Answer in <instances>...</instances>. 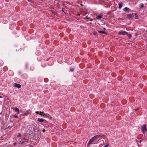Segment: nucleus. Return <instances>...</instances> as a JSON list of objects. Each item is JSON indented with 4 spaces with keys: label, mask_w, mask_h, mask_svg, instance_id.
Returning a JSON list of instances; mask_svg holds the SVG:
<instances>
[{
    "label": "nucleus",
    "mask_w": 147,
    "mask_h": 147,
    "mask_svg": "<svg viewBox=\"0 0 147 147\" xmlns=\"http://www.w3.org/2000/svg\"><path fill=\"white\" fill-rule=\"evenodd\" d=\"M127 34V32L124 31H120L119 32L118 34L121 35H125Z\"/></svg>",
    "instance_id": "1"
},
{
    "label": "nucleus",
    "mask_w": 147,
    "mask_h": 147,
    "mask_svg": "<svg viewBox=\"0 0 147 147\" xmlns=\"http://www.w3.org/2000/svg\"><path fill=\"white\" fill-rule=\"evenodd\" d=\"M146 129V125L144 124L141 127V130L144 133Z\"/></svg>",
    "instance_id": "2"
},
{
    "label": "nucleus",
    "mask_w": 147,
    "mask_h": 147,
    "mask_svg": "<svg viewBox=\"0 0 147 147\" xmlns=\"http://www.w3.org/2000/svg\"><path fill=\"white\" fill-rule=\"evenodd\" d=\"M134 16L133 13H131L128 14L127 16V18L129 19L132 18Z\"/></svg>",
    "instance_id": "3"
},
{
    "label": "nucleus",
    "mask_w": 147,
    "mask_h": 147,
    "mask_svg": "<svg viewBox=\"0 0 147 147\" xmlns=\"http://www.w3.org/2000/svg\"><path fill=\"white\" fill-rule=\"evenodd\" d=\"M124 11L126 12H129L131 11V9L127 7H125L123 9Z\"/></svg>",
    "instance_id": "4"
},
{
    "label": "nucleus",
    "mask_w": 147,
    "mask_h": 147,
    "mask_svg": "<svg viewBox=\"0 0 147 147\" xmlns=\"http://www.w3.org/2000/svg\"><path fill=\"white\" fill-rule=\"evenodd\" d=\"M13 85L14 86L18 88H20L21 87V85L20 84H18L14 83Z\"/></svg>",
    "instance_id": "5"
},
{
    "label": "nucleus",
    "mask_w": 147,
    "mask_h": 147,
    "mask_svg": "<svg viewBox=\"0 0 147 147\" xmlns=\"http://www.w3.org/2000/svg\"><path fill=\"white\" fill-rule=\"evenodd\" d=\"M94 140H94V139L93 138H92L90 140L89 142H88V145L91 144L92 143V142Z\"/></svg>",
    "instance_id": "6"
},
{
    "label": "nucleus",
    "mask_w": 147,
    "mask_h": 147,
    "mask_svg": "<svg viewBox=\"0 0 147 147\" xmlns=\"http://www.w3.org/2000/svg\"><path fill=\"white\" fill-rule=\"evenodd\" d=\"M118 4L119 5L118 8L119 9H120L123 6V3L121 2L120 3H119Z\"/></svg>",
    "instance_id": "7"
},
{
    "label": "nucleus",
    "mask_w": 147,
    "mask_h": 147,
    "mask_svg": "<svg viewBox=\"0 0 147 147\" xmlns=\"http://www.w3.org/2000/svg\"><path fill=\"white\" fill-rule=\"evenodd\" d=\"M45 120L42 119L38 118V121L41 123L43 122Z\"/></svg>",
    "instance_id": "8"
},
{
    "label": "nucleus",
    "mask_w": 147,
    "mask_h": 147,
    "mask_svg": "<svg viewBox=\"0 0 147 147\" xmlns=\"http://www.w3.org/2000/svg\"><path fill=\"white\" fill-rule=\"evenodd\" d=\"M102 16L98 15L96 17V18L98 20H99L102 18Z\"/></svg>",
    "instance_id": "9"
},
{
    "label": "nucleus",
    "mask_w": 147,
    "mask_h": 147,
    "mask_svg": "<svg viewBox=\"0 0 147 147\" xmlns=\"http://www.w3.org/2000/svg\"><path fill=\"white\" fill-rule=\"evenodd\" d=\"M15 112H17L18 113V114L20 113L19 110L18 108L16 107L15 108Z\"/></svg>",
    "instance_id": "10"
},
{
    "label": "nucleus",
    "mask_w": 147,
    "mask_h": 147,
    "mask_svg": "<svg viewBox=\"0 0 147 147\" xmlns=\"http://www.w3.org/2000/svg\"><path fill=\"white\" fill-rule=\"evenodd\" d=\"M140 9H141L144 7V5L142 3H141L139 4Z\"/></svg>",
    "instance_id": "11"
},
{
    "label": "nucleus",
    "mask_w": 147,
    "mask_h": 147,
    "mask_svg": "<svg viewBox=\"0 0 147 147\" xmlns=\"http://www.w3.org/2000/svg\"><path fill=\"white\" fill-rule=\"evenodd\" d=\"M98 32L99 33L106 34V32L103 30H99Z\"/></svg>",
    "instance_id": "12"
},
{
    "label": "nucleus",
    "mask_w": 147,
    "mask_h": 147,
    "mask_svg": "<svg viewBox=\"0 0 147 147\" xmlns=\"http://www.w3.org/2000/svg\"><path fill=\"white\" fill-rule=\"evenodd\" d=\"M127 37L129 39H130L131 37V35L130 34H127Z\"/></svg>",
    "instance_id": "13"
},
{
    "label": "nucleus",
    "mask_w": 147,
    "mask_h": 147,
    "mask_svg": "<svg viewBox=\"0 0 147 147\" xmlns=\"http://www.w3.org/2000/svg\"><path fill=\"white\" fill-rule=\"evenodd\" d=\"M8 73L10 74H11V76H12L13 74V72L11 71H8Z\"/></svg>",
    "instance_id": "14"
},
{
    "label": "nucleus",
    "mask_w": 147,
    "mask_h": 147,
    "mask_svg": "<svg viewBox=\"0 0 147 147\" xmlns=\"http://www.w3.org/2000/svg\"><path fill=\"white\" fill-rule=\"evenodd\" d=\"M94 139V140H96L97 139H98V138L97 137L96 135V136H94L93 137H92Z\"/></svg>",
    "instance_id": "15"
},
{
    "label": "nucleus",
    "mask_w": 147,
    "mask_h": 147,
    "mask_svg": "<svg viewBox=\"0 0 147 147\" xmlns=\"http://www.w3.org/2000/svg\"><path fill=\"white\" fill-rule=\"evenodd\" d=\"M39 114L41 115H42L43 114H44V112H42L41 111H40L39 113Z\"/></svg>",
    "instance_id": "16"
},
{
    "label": "nucleus",
    "mask_w": 147,
    "mask_h": 147,
    "mask_svg": "<svg viewBox=\"0 0 147 147\" xmlns=\"http://www.w3.org/2000/svg\"><path fill=\"white\" fill-rule=\"evenodd\" d=\"M102 135H96V136L98 138L100 137H102L101 136Z\"/></svg>",
    "instance_id": "17"
},
{
    "label": "nucleus",
    "mask_w": 147,
    "mask_h": 147,
    "mask_svg": "<svg viewBox=\"0 0 147 147\" xmlns=\"http://www.w3.org/2000/svg\"><path fill=\"white\" fill-rule=\"evenodd\" d=\"M21 136H22L21 134L20 133H19L18 134V135L17 136V137L18 138L19 137H21Z\"/></svg>",
    "instance_id": "18"
},
{
    "label": "nucleus",
    "mask_w": 147,
    "mask_h": 147,
    "mask_svg": "<svg viewBox=\"0 0 147 147\" xmlns=\"http://www.w3.org/2000/svg\"><path fill=\"white\" fill-rule=\"evenodd\" d=\"M135 18L136 19H138V15H137V14L136 13H135Z\"/></svg>",
    "instance_id": "19"
},
{
    "label": "nucleus",
    "mask_w": 147,
    "mask_h": 147,
    "mask_svg": "<svg viewBox=\"0 0 147 147\" xmlns=\"http://www.w3.org/2000/svg\"><path fill=\"white\" fill-rule=\"evenodd\" d=\"M85 19H90V17H88L87 16H86L85 18Z\"/></svg>",
    "instance_id": "20"
},
{
    "label": "nucleus",
    "mask_w": 147,
    "mask_h": 147,
    "mask_svg": "<svg viewBox=\"0 0 147 147\" xmlns=\"http://www.w3.org/2000/svg\"><path fill=\"white\" fill-rule=\"evenodd\" d=\"M74 70V69L73 68H71L70 69V71H73Z\"/></svg>",
    "instance_id": "21"
},
{
    "label": "nucleus",
    "mask_w": 147,
    "mask_h": 147,
    "mask_svg": "<svg viewBox=\"0 0 147 147\" xmlns=\"http://www.w3.org/2000/svg\"><path fill=\"white\" fill-rule=\"evenodd\" d=\"M31 130H33V131H34L35 130V129L34 127H31Z\"/></svg>",
    "instance_id": "22"
},
{
    "label": "nucleus",
    "mask_w": 147,
    "mask_h": 147,
    "mask_svg": "<svg viewBox=\"0 0 147 147\" xmlns=\"http://www.w3.org/2000/svg\"><path fill=\"white\" fill-rule=\"evenodd\" d=\"M109 144H107L105 145L103 147H109Z\"/></svg>",
    "instance_id": "23"
},
{
    "label": "nucleus",
    "mask_w": 147,
    "mask_h": 147,
    "mask_svg": "<svg viewBox=\"0 0 147 147\" xmlns=\"http://www.w3.org/2000/svg\"><path fill=\"white\" fill-rule=\"evenodd\" d=\"M139 108H136L135 109H134V110H135V111H137V110H139Z\"/></svg>",
    "instance_id": "24"
},
{
    "label": "nucleus",
    "mask_w": 147,
    "mask_h": 147,
    "mask_svg": "<svg viewBox=\"0 0 147 147\" xmlns=\"http://www.w3.org/2000/svg\"><path fill=\"white\" fill-rule=\"evenodd\" d=\"M14 117L15 118H18V116H17V115H14Z\"/></svg>",
    "instance_id": "25"
},
{
    "label": "nucleus",
    "mask_w": 147,
    "mask_h": 147,
    "mask_svg": "<svg viewBox=\"0 0 147 147\" xmlns=\"http://www.w3.org/2000/svg\"><path fill=\"white\" fill-rule=\"evenodd\" d=\"M28 112H27V113H25L24 115L26 116V115H28Z\"/></svg>",
    "instance_id": "26"
},
{
    "label": "nucleus",
    "mask_w": 147,
    "mask_h": 147,
    "mask_svg": "<svg viewBox=\"0 0 147 147\" xmlns=\"http://www.w3.org/2000/svg\"><path fill=\"white\" fill-rule=\"evenodd\" d=\"M44 117H47V115H45V114L44 113V114H43L42 115Z\"/></svg>",
    "instance_id": "27"
},
{
    "label": "nucleus",
    "mask_w": 147,
    "mask_h": 147,
    "mask_svg": "<svg viewBox=\"0 0 147 147\" xmlns=\"http://www.w3.org/2000/svg\"><path fill=\"white\" fill-rule=\"evenodd\" d=\"M39 113L40 112L37 111L36 112V113L37 114H39Z\"/></svg>",
    "instance_id": "28"
},
{
    "label": "nucleus",
    "mask_w": 147,
    "mask_h": 147,
    "mask_svg": "<svg viewBox=\"0 0 147 147\" xmlns=\"http://www.w3.org/2000/svg\"><path fill=\"white\" fill-rule=\"evenodd\" d=\"M42 131L43 132H45V129H43Z\"/></svg>",
    "instance_id": "29"
},
{
    "label": "nucleus",
    "mask_w": 147,
    "mask_h": 147,
    "mask_svg": "<svg viewBox=\"0 0 147 147\" xmlns=\"http://www.w3.org/2000/svg\"><path fill=\"white\" fill-rule=\"evenodd\" d=\"M90 19V21H92L93 20V19H91V18Z\"/></svg>",
    "instance_id": "30"
},
{
    "label": "nucleus",
    "mask_w": 147,
    "mask_h": 147,
    "mask_svg": "<svg viewBox=\"0 0 147 147\" xmlns=\"http://www.w3.org/2000/svg\"><path fill=\"white\" fill-rule=\"evenodd\" d=\"M24 143V142H22V143H21V144H22L23 143Z\"/></svg>",
    "instance_id": "31"
},
{
    "label": "nucleus",
    "mask_w": 147,
    "mask_h": 147,
    "mask_svg": "<svg viewBox=\"0 0 147 147\" xmlns=\"http://www.w3.org/2000/svg\"><path fill=\"white\" fill-rule=\"evenodd\" d=\"M0 98H2V97L1 96H0Z\"/></svg>",
    "instance_id": "32"
},
{
    "label": "nucleus",
    "mask_w": 147,
    "mask_h": 147,
    "mask_svg": "<svg viewBox=\"0 0 147 147\" xmlns=\"http://www.w3.org/2000/svg\"><path fill=\"white\" fill-rule=\"evenodd\" d=\"M28 1L30 2V0H27Z\"/></svg>",
    "instance_id": "33"
},
{
    "label": "nucleus",
    "mask_w": 147,
    "mask_h": 147,
    "mask_svg": "<svg viewBox=\"0 0 147 147\" xmlns=\"http://www.w3.org/2000/svg\"><path fill=\"white\" fill-rule=\"evenodd\" d=\"M146 131H147V127H146Z\"/></svg>",
    "instance_id": "34"
},
{
    "label": "nucleus",
    "mask_w": 147,
    "mask_h": 147,
    "mask_svg": "<svg viewBox=\"0 0 147 147\" xmlns=\"http://www.w3.org/2000/svg\"><path fill=\"white\" fill-rule=\"evenodd\" d=\"M62 11H63V12H64V11L63 10V9L62 10Z\"/></svg>",
    "instance_id": "35"
},
{
    "label": "nucleus",
    "mask_w": 147,
    "mask_h": 147,
    "mask_svg": "<svg viewBox=\"0 0 147 147\" xmlns=\"http://www.w3.org/2000/svg\"><path fill=\"white\" fill-rule=\"evenodd\" d=\"M103 29H104V30H105V28H103Z\"/></svg>",
    "instance_id": "36"
},
{
    "label": "nucleus",
    "mask_w": 147,
    "mask_h": 147,
    "mask_svg": "<svg viewBox=\"0 0 147 147\" xmlns=\"http://www.w3.org/2000/svg\"><path fill=\"white\" fill-rule=\"evenodd\" d=\"M81 5L82 6L83 5L82 4H81Z\"/></svg>",
    "instance_id": "37"
}]
</instances>
